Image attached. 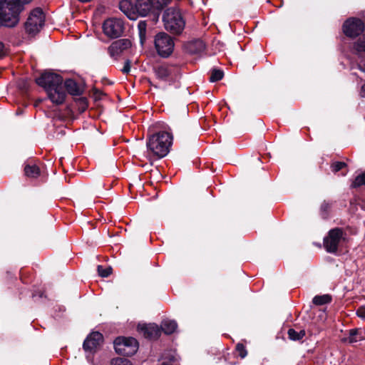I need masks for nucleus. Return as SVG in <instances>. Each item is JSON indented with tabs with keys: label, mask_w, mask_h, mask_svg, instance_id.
Wrapping results in <instances>:
<instances>
[{
	"label": "nucleus",
	"mask_w": 365,
	"mask_h": 365,
	"mask_svg": "<svg viewBox=\"0 0 365 365\" xmlns=\"http://www.w3.org/2000/svg\"><path fill=\"white\" fill-rule=\"evenodd\" d=\"M36 83L46 91L49 99L56 104H62L66 93L63 86L62 77L53 72H44L36 79Z\"/></svg>",
	"instance_id": "obj_1"
},
{
	"label": "nucleus",
	"mask_w": 365,
	"mask_h": 365,
	"mask_svg": "<svg viewBox=\"0 0 365 365\" xmlns=\"http://www.w3.org/2000/svg\"><path fill=\"white\" fill-rule=\"evenodd\" d=\"M31 0H0V27H14L19 21L21 4H28Z\"/></svg>",
	"instance_id": "obj_2"
},
{
	"label": "nucleus",
	"mask_w": 365,
	"mask_h": 365,
	"mask_svg": "<svg viewBox=\"0 0 365 365\" xmlns=\"http://www.w3.org/2000/svg\"><path fill=\"white\" fill-rule=\"evenodd\" d=\"M173 136L165 131L152 135L148 142L147 147L155 155L161 158L167 155L172 145Z\"/></svg>",
	"instance_id": "obj_3"
},
{
	"label": "nucleus",
	"mask_w": 365,
	"mask_h": 365,
	"mask_svg": "<svg viewBox=\"0 0 365 365\" xmlns=\"http://www.w3.org/2000/svg\"><path fill=\"white\" fill-rule=\"evenodd\" d=\"M165 29L173 34H180L183 31L185 21L178 8L167 9L163 16Z\"/></svg>",
	"instance_id": "obj_4"
},
{
	"label": "nucleus",
	"mask_w": 365,
	"mask_h": 365,
	"mask_svg": "<svg viewBox=\"0 0 365 365\" xmlns=\"http://www.w3.org/2000/svg\"><path fill=\"white\" fill-rule=\"evenodd\" d=\"M45 14L41 8L32 10L25 23V29L30 35L38 34L44 25Z\"/></svg>",
	"instance_id": "obj_5"
},
{
	"label": "nucleus",
	"mask_w": 365,
	"mask_h": 365,
	"mask_svg": "<svg viewBox=\"0 0 365 365\" xmlns=\"http://www.w3.org/2000/svg\"><path fill=\"white\" fill-rule=\"evenodd\" d=\"M155 47L159 56L167 58L171 55L174 49L173 39L167 34L161 32L155 37Z\"/></svg>",
	"instance_id": "obj_6"
},
{
	"label": "nucleus",
	"mask_w": 365,
	"mask_h": 365,
	"mask_svg": "<svg viewBox=\"0 0 365 365\" xmlns=\"http://www.w3.org/2000/svg\"><path fill=\"white\" fill-rule=\"evenodd\" d=\"M114 347L117 353L125 355L132 356L138 350V343L133 337H117L114 341Z\"/></svg>",
	"instance_id": "obj_7"
},
{
	"label": "nucleus",
	"mask_w": 365,
	"mask_h": 365,
	"mask_svg": "<svg viewBox=\"0 0 365 365\" xmlns=\"http://www.w3.org/2000/svg\"><path fill=\"white\" fill-rule=\"evenodd\" d=\"M156 78L162 81L174 83L178 78V69L174 66L161 64L153 68Z\"/></svg>",
	"instance_id": "obj_8"
},
{
	"label": "nucleus",
	"mask_w": 365,
	"mask_h": 365,
	"mask_svg": "<svg viewBox=\"0 0 365 365\" xmlns=\"http://www.w3.org/2000/svg\"><path fill=\"white\" fill-rule=\"evenodd\" d=\"M103 29L106 36L110 38H118L123 32V21L116 18L108 19L104 21Z\"/></svg>",
	"instance_id": "obj_9"
},
{
	"label": "nucleus",
	"mask_w": 365,
	"mask_h": 365,
	"mask_svg": "<svg viewBox=\"0 0 365 365\" xmlns=\"http://www.w3.org/2000/svg\"><path fill=\"white\" fill-rule=\"evenodd\" d=\"M364 22L357 18H349L343 24L344 34L350 38L359 36L364 31Z\"/></svg>",
	"instance_id": "obj_10"
},
{
	"label": "nucleus",
	"mask_w": 365,
	"mask_h": 365,
	"mask_svg": "<svg viewBox=\"0 0 365 365\" xmlns=\"http://www.w3.org/2000/svg\"><path fill=\"white\" fill-rule=\"evenodd\" d=\"M343 231L340 228L332 229L324 240V247L328 252H336L338 246L342 239Z\"/></svg>",
	"instance_id": "obj_11"
},
{
	"label": "nucleus",
	"mask_w": 365,
	"mask_h": 365,
	"mask_svg": "<svg viewBox=\"0 0 365 365\" xmlns=\"http://www.w3.org/2000/svg\"><path fill=\"white\" fill-rule=\"evenodd\" d=\"M103 337L98 331L92 332L83 342V347L86 351L93 352L102 344Z\"/></svg>",
	"instance_id": "obj_12"
},
{
	"label": "nucleus",
	"mask_w": 365,
	"mask_h": 365,
	"mask_svg": "<svg viewBox=\"0 0 365 365\" xmlns=\"http://www.w3.org/2000/svg\"><path fill=\"white\" fill-rule=\"evenodd\" d=\"M131 46V42L126 38L117 40L111 43L108 47V53L112 58H117L124 51Z\"/></svg>",
	"instance_id": "obj_13"
},
{
	"label": "nucleus",
	"mask_w": 365,
	"mask_h": 365,
	"mask_svg": "<svg viewBox=\"0 0 365 365\" xmlns=\"http://www.w3.org/2000/svg\"><path fill=\"white\" fill-rule=\"evenodd\" d=\"M138 329L143 332L145 337L150 339H158L161 333L159 327L155 324H138Z\"/></svg>",
	"instance_id": "obj_14"
},
{
	"label": "nucleus",
	"mask_w": 365,
	"mask_h": 365,
	"mask_svg": "<svg viewBox=\"0 0 365 365\" xmlns=\"http://www.w3.org/2000/svg\"><path fill=\"white\" fill-rule=\"evenodd\" d=\"M363 340H365V331L358 328L350 329L348 336L341 339L342 342L349 344H354Z\"/></svg>",
	"instance_id": "obj_15"
},
{
	"label": "nucleus",
	"mask_w": 365,
	"mask_h": 365,
	"mask_svg": "<svg viewBox=\"0 0 365 365\" xmlns=\"http://www.w3.org/2000/svg\"><path fill=\"white\" fill-rule=\"evenodd\" d=\"M135 8L140 16H147L152 10L155 9L151 0H137Z\"/></svg>",
	"instance_id": "obj_16"
},
{
	"label": "nucleus",
	"mask_w": 365,
	"mask_h": 365,
	"mask_svg": "<svg viewBox=\"0 0 365 365\" xmlns=\"http://www.w3.org/2000/svg\"><path fill=\"white\" fill-rule=\"evenodd\" d=\"M205 43L200 39L191 41L185 46L187 51L191 54L200 53L205 50Z\"/></svg>",
	"instance_id": "obj_17"
},
{
	"label": "nucleus",
	"mask_w": 365,
	"mask_h": 365,
	"mask_svg": "<svg viewBox=\"0 0 365 365\" xmlns=\"http://www.w3.org/2000/svg\"><path fill=\"white\" fill-rule=\"evenodd\" d=\"M64 87L66 88L68 93L72 96H80L82 93L81 89L73 79L66 80L63 88Z\"/></svg>",
	"instance_id": "obj_18"
},
{
	"label": "nucleus",
	"mask_w": 365,
	"mask_h": 365,
	"mask_svg": "<svg viewBox=\"0 0 365 365\" xmlns=\"http://www.w3.org/2000/svg\"><path fill=\"white\" fill-rule=\"evenodd\" d=\"M178 327L177 322L174 320L165 319L162 322L160 330L166 334H173Z\"/></svg>",
	"instance_id": "obj_19"
},
{
	"label": "nucleus",
	"mask_w": 365,
	"mask_h": 365,
	"mask_svg": "<svg viewBox=\"0 0 365 365\" xmlns=\"http://www.w3.org/2000/svg\"><path fill=\"white\" fill-rule=\"evenodd\" d=\"M130 7L131 4L128 1L124 0L119 3L120 9L127 16V17L131 20H135L136 19V16L130 11Z\"/></svg>",
	"instance_id": "obj_20"
},
{
	"label": "nucleus",
	"mask_w": 365,
	"mask_h": 365,
	"mask_svg": "<svg viewBox=\"0 0 365 365\" xmlns=\"http://www.w3.org/2000/svg\"><path fill=\"white\" fill-rule=\"evenodd\" d=\"M25 175L29 178H37L40 174L39 168L33 164H28L24 168Z\"/></svg>",
	"instance_id": "obj_21"
},
{
	"label": "nucleus",
	"mask_w": 365,
	"mask_h": 365,
	"mask_svg": "<svg viewBox=\"0 0 365 365\" xmlns=\"http://www.w3.org/2000/svg\"><path fill=\"white\" fill-rule=\"evenodd\" d=\"M353 50L356 53L360 55L365 53V34L361 38H359L356 42L354 43Z\"/></svg>",
	"instance_id": "obj_22"
},
{
	"label": "nucleus",
	"mask_w": 365,
	"mask_h": 365,
	"mask_svg": "<svg viewBox=\"0 0 365 365\" xmlns=\"http://www.w3.org/2000/svg\"><path fill=\"white\" fill-rule=\"evenodd\" d=\"M331 297L329 294L317 295L313 298L312 302L316 305H324L330 303Z\"/></svg>",
	"instance_id": "obj_23"
},
{
	"label": "nucleus",
	"mask_w": 365,
	"mask_h": 365,
	"mask_svg": "<svg viewBox=\"0 0 365 365\" xmlns=\"http://www.w3.org/2000/svg\"><path fill=\"white\" fill-rule=\"evenodd\" d=\"M146 22L145 21H140L138 24V29L139 32L140 40L142 44L143 43L146 38Z\"/></svg>",
	"instance_id": "obj_24"
},
{
	"label": "nucleus",
	"mask_w": 365,
	"mask_h": 365,
	"mask_svg": "<svg viewBox=\"0 0 365 365\" xmlns=\"http://www.w3.org/2000/svg\"><path fill=\"white\" fill-rule=\"evenodd\" d=\"M288 336L292 340H300L305 336V331L300 330L299 331H297L294 329H289L288 330Z\"/></svg>",
	"instance_id": "obj_25"
},
{
	"label": "nucleus",
	"mask_w": 365,
	"mask_h": 365,
	"mask_svg": "<svg viewBox=\"0 0 365 365\" xmlns=\"http://www.w3.org/2000/svg\"><path fill=\"white\" fill-rule=\"evenodd\" d=\"M365 185V172L358 175L353 180L351 187L356 188Z\"/></svg>",
	"instance_id": "obj_26"
},
{
	"label": "nucleus",
	"mask_w": 365,
	"mask_h": 365,
	"mask_svg": "<svg viewBox=\"0 0 365 365\" xmlns=\"http://www.w3.org/2000/svg\"><path fill=\"white\" fill-rule=\"evenodd\" d=\"M223 71L219 69H214L212 71L210 81L211 82H215L221 80L223 78Z\"/></svg>",
	"instance_id": "obj_27"
},
{
	"label": "nucleus",
	"mask_w": 365,
	"mask_h": 365,
	"mask_svg": "<svg viewBox=\"0 0 365 365\" xmlns=\"http://www.w3.org/2000/svg\"><path fill=\"white\" fill-rule=\"evenodd\" d=\"M98 274L102 277H107L109 276L111 273V268L110 267H103L101 265L98 266Z\"/></svg>",
	"instance_id": "obj_28"
},
{
	"label": "nucleus",
	"mask_w": 365,
	"mask_h": 365,
	"mask_svg": "<svg viewBox=\"0 0 365 365\" xmlns=\"http://www.w3.org/2000/svg\"><path fill=\"white\" fill-rule=\"evenodd\" d=\"M111 365H132V364L127 359L115 358L111 361Z\"/></svg>",
	"instance_id": "obj_29"
},
{
	"label": "nucleus",
	"mask_w": 365,
	"mask_h": 365,
	"mask_svg": "<svg viewBox=\"0 0 365 365\" xmlns=\"http://www.w3.org/2000/svg\"><path fill=\"white\" fill-rule=\"evenodd\" d=\"M236 351L242 359H244L247 354V351L242 344H237Z\"/></svg>",
	"instance_id": "obj_30"
},
{
	"label": "nucleus",
	"mask_w": 365,
	"mask_h": 365,
	"mask_svg": "<svg viewBox=\"0 0 365 365\" xmlns=\"http://www.w3.org/2000/svg\"><path fill=\"white\" fill-rule=\"evenodd\" d=\"M154 4L155 9H160L166 6L170 0H151Z\"/></svg>",
	"instance_id": "obj_31"
},
{
	"label": "nucleus",
	"mask_w": 365,
	"mask_h": 365,
	"mask_svg": "<svg viewBox=\"0 0 365 365\" xmlns=\"http://www.w3.org/2000/svg\"><path fill=\"white\" fill-rule=\"evenodd\" d=\"M346 163L343 162H334L331 164V168L333 172L336 173L346 166Z\"/></svg>",
	"instance_id": "obj_32"
},
{
	"label": "nucleus",
	"mask_w": 365,
	"mask_h": 365,
	"mask_svg": "<svg viewBox=\"0 0 365 365\" xmlns=\"http://www.w3.org/2000/svg\"><path fill=\"white\" fill-rule=\"evenodd\" d=\"M130 71V61L129 60H127L125 62L123 68L121 69V71L123 73H128Z\"/></svg>",
	"instance_id": "obj_33"
},
{
	"label": "nucleus",
	"mask_w": 365,
	"mask_h": 365,
	"mask_svg": "<svg viewBox=\"0 0 365 365\" xmlns=\"http://www.w3.org/2000/svg\"><path fill=\"white\" fill-rule=\"evenodd\" d=\"M356 314L360 318L364 319L365 318V310L364 309H359L356 312Z\"/></svg>",
	"instance_id": "obj_34"
},
{
	"label": "nucleus",
	"mask_w": 365,
	"mask_h": 365,
	"mask_svg": "<svg viewBox=\"0 0 365 365\" xmlns=\"http://www.w3.org/2000/svg\"><path fill=\"white\" fill-rule=\"evenodd\" d=\"M359 96L361 98H365V83L363 84L360 88Z\"/></svg>",
	"instance_id": "obj_35"
},
{
	"label": "nucleus",
	"mask_w": 365,
	"mask_h": 365,
	"mask_svg": "<svg viewBox=\"0 0 365 365\" xmlns=\"http://www.w3.org/2000/svg\"><path fill=\"white\" fill-rule=\"evenodd\" d=\"M329 207V205L328 202H324L321 205V210L323 212H326Z\"/></svg>",
	"instance_id": "obj_36"
},
{
	"label": "nucleus",
	"mask_w": 365,
	"mask_h": 365,
	"mask_svg": "<svg viewBox=\"0 0 365 365\" xmlns=\"http://www.w3.org/2000/svg\"><path fill=\"white\" fill-rule=\"evenodd\" d=\"M5 54V46L4 44L0 41V57Z\"/></svg>",
	"instance_id": "obj_37"
}]
</instances>
